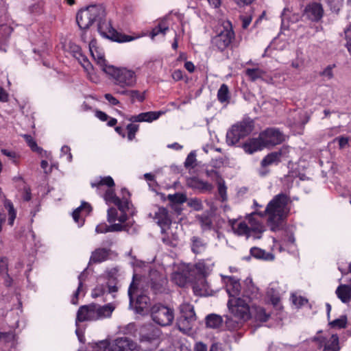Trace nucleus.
I'll list each match as a JSON object with an SVG mask.
<instances>
[{
	"instance_id": "nucleus-1",
	"label": "nucleus",
	"mask_w": 351,
	"mask_h": 351,
	"mask_svg": "<svg viewBox=\"0 0 351 351\" xmlns=\"http://www.w3.org/2000/svg\"><path fill=\"white\" fill-rule=\"evenodd\" d=\"M247 289L244 290L241 297L229 298L228 308L232 315L226 316V325L230 330H236L241 327L244 322L248 320L252 315V300L256 298L258 293L256 287L250 282Z\"/></svg>"
},
{
	"instance_id": "nucleus-2",
	"label": "nucleus",
	"mask_w": 351,
	"mask_h": 351,
	"mask_svg": "<svg viewBox=\"0 0 351 351\" xmlns=\"http://www.w3.org/2000/svg\"><path fill=\"white\" fill-rule=\"evenodd\" d=\"M290 202L287 195L278 194L267 204L265 212L260 213L261 217L267 216V225L271 231L276 232L282 228L283 222L290 210L288 207Z\"/></svg>"
},
{
	"instance_id": "nucleus-3",
	"label": "nucleus",
	"mask_w": 351,
	"mask_h": 351,
	"mask_svg": "<svg viewBox=\"0 0 351 351\" xmlns=\"http://www.w3.org/2000/svg\"><path fill=\"white\" fill-rule=\"evenodd\" d=\"M106 74L109 75L113 84L117 87L116 93L123 89L134 87L136 84V73L125 67H115L114 66L106 68Z\"/></svg>"
},
{
	"instance_id": "nucleus-4",
	"label": "nucleus",
	"mask_w": 351,
	"mask_h": 351,
	"mask_svg": "<svg viewBox=\"0 0 351 351\" xmlns=\"http://www.w3.org/2000/svg\"><path fill=\"white\" fill-rule=\"evenodd\" d=\"M105 16V10L101 5H90L80 10L76 16V21L81 29H86L97 20Z\"/></svg>"
},
{
	"instance_id": "nucleus-5",
	"label": "nucleus",
	"mask_w": 351,
	"mask_h": 351,
	"mask_svg": "<svg viewBox=\"0 0 351 351\" xmlns=\"http://www.w3.org/2000/svg\"><path fill=\"white\" fill-rule=\"evenodd\" d=\"M254 129L253 121L248 119L238 122L228 131L226 143L230 146L236 145L240 139L249 135Z\"/></svg>"
},
{
	"instance_id": "nucleus-6",
	"label": "nucleus",
	"mask_w": 351,
	"mask_h": 351,
	"mask_svg": "<svg viewBox=\"0 0 351 351\" xmlns=\"http://www.w3.org/2000/svg\"><path fill=\"white\" fill-rule=\"evenodd\" d=\"M234 34L230 21H223L217 29V34L212 38V44L219 51H223L231 43Z\"/></svg>"
},
{
	"instance_id": "nucleus-7",
	"label": "nucleus",
	"mask_w": 351,
	"mask_h": 351,
	"mask_svg": "<svg viewBox=\"0 0 351 351\" xmlns=\"http://www.w3.org/2000/svg\"><path fill=\"white\" fill-rule=\"evenodd\" d=\"M114 185V180L110 176L100 178L99 180L91 183V186L96 188L98 193L101 194L105 191L103 197L107 204H118L120 203V199L117 197L112 189Z\"/></svg>"
},
{
	"instance_id": "nucleus-8",
	"label": "nucleus",
	"mask_w": 351,
	"mask_h": 351,
	"mask_svg": "<svg viewBox=\"0 0 351 351\" xmlns=\"http://www.w3.org/2000/svg\"><path fill=\"white\" fill-rule=\"evenodd\" d=\"M151 317L156 324L161 326H169L174 319V311L167 306L156 304L151 308Z\"/></svg>"
},
{
	"instance_id": "nucleus-9",
	"label": "nucleus",
	"mask_w": 351,
	"mask_h": 351,
	"mask_svg": "<svg viewBox=\"0 0 351 351\" xmlns=\"http://www.w3.org/2000/svg\"><path fill=\"white\" fill-rule=\"evenodd\" d=\"M264 148L272 147L285 141L283 134L278 129L267 128L258 135Z\"/></svg>"
},
{
	"instance_id": "nucleus-10",
	"label": "nucleus",
	"mask_w": 351,
	"mask_h": 351,
	"mask_svg": "<svg viewBox=\"0 0 351 351\" xmlns=\"http://www.w3.org/2000/svg\"><path fill=\"white\" fill-rule=\"evenodd\" d=\"M261 212H254L245 218L247 221L249 233L250 237L255 239H261L262 234L265 231L263 222L259 219Z\"/></svg>"
},
{
	"instance_id": "nucleus-11",
	"label": "nucleus",
	"mask_w": 351,
	"mask_h": 351,
	"mask_svg": "<svg viewBox=\"0 0 351 351\" xmlns=\"http://www.w3.org/2000/svg\"><path fill=\"white\" fill-rule=\"evenodd\" d=\"M136 295V309L137 312L141 313L145 309L149 302V298L145 295H138V287L134 280L131 282L128 289V296L130 304L133 302L134 296Z\"/></svg>"
},
{
	"instance_id": "nucleus-12",
	"label": "nucleus",
	"mask_w": 351,
	"mask_h": 351,
	"mask_svg": "<svg viewBox=\"0 0 351 351\" xmlns=\"http://www.w3.org/2000/svg\"><path fill=\"white\" fill-rule=\"evenodd\" d=\"M136 344L127 337L117 338L104 348V351H132Z\"/></svg>"
},
{
	"instance_id": "nucleus-13",
	"label": "nucleus",
	"mask_w": 351,
	"mask_h": 351,
	"mask_svg": "<svg viewBox=\"0 0 351 351\" xmlns=\"http://www.w3.org/2000/svg\"><path fill=\"white\" fill-rule=\"evenodd\" d=\"M324 11L322 4L317 2L308 3L304 10V16L314 22L320 21L324 16Z\"/></svg>"
},
{
	"instance_id": "nucleus-14",
	"label": "nucleus",
	"mask_w": 351,
	"mask_h": 351,
	"mask_svg": "<svg viewBox=\"0 0 351 351\" xmlns=\"http://www.w3.org/2000/svg\"><path fill=\"white\" fill-rule=\"evenodd\" d=\"M85 321H96L95 304L84 305L80 307L77 313L76 323Z\"/></svg>"
},
{
	"instance_id": "nucleus-15",
	"label": "nucleus",
	"mask_w": 351,
	"mask_h": 351,
	"mask_svg": "<svg viewBox=\"0 0 351 351\" xmlns=\"http://www.w3.org/2000/svg\"><path fill=\"white\" fill-rule=\"evenodd\" d=\"M92 210L91 206L87 202H82L81 206L77 208L72 213L73 220L82 226L84 223V217Z\"/></svg>"
},
{
	"instance_id": "nucleus-16",
	"label": "nucleus",
	"mask_w": 351,
	"mask_h": 351,
	"mask_svg": "<svg viewBox=\"0 0 351 351\" xmlns=\"http://www.w3.org/2000/svg\"><path fill=\"white\" fill-rule=\"evenodd\" d=\"M115 308V304L113 303H108L103 306L95 304L96 320L110 317Z\"/></svg>"
},
{
	"instance_id": "nucleus-17",
	"label": "nucleus",
	"mask_w": 351,
	"mask_h": 351,
	"mask_svg": "<svg viewBox=\"0 0 351 351\" xmlns=\"http://www.w3.org/2000/svg\"><path fill=\"white\" fill-rule=\"evenodd\" d=\"M226 287L229 298H239L241 285L237 279L233 277H226Z\"/></svg>"
},
{
	"instance_id": "nucleus-18",
	"label": "nucleus",
	"mask_w": 351,
	"mask_h": 351,
	"mask_svg": "<svg viewBox=\"0 0 351 351\" xmlns=\"http://www.w3.org/2000/svg\"><path fill=\"white\" fill-rule=\"evenodd\" d=\"M319 346L323 348V351H339V339L337 335H332L328 339L320 340Z\"/></svg>"
},
{
	"instance_id": "nucleus-19",
	"label": "nucleus",
	"mask_w": 351,
	"mask_h": 351,
	"mask_svg": "<svg viewBox=\"0 0 351 351\" xmlns=\"http://www.w3.org/2000/svg\"><path fill=\"white\" fill-rule=\"evenodd\" d=\"M229 222L234 233L239 236H245L247 238L250 237L248 224L246 220L239 221L238 219H232Z\"/></svg>"
},
{
	"instance_id": "nucleus-20",
	"label": "nucleus",
	"mask_w": 351,
	"mask_h": 351,
	"mask_svg": "<svg viewBox=\"0 0 351 351\" xmlns=\"http://www.w3.org/2000/svg\"><path fill=\"white\" fill-rule=\"evenodd\" d=\"M242 147L245 152L249 154L264 149L259 136L249 139L243 144Z\"/></svg>"
},
{
	"instance_id": "nucleus-21",
	"label": "nucleus",
	"mask_w": 351,
	"mask_h": 351,
	"mask_svg": "<svg viewBox=\"0 0 351 351\" xmlns=\"http://www.w3.org/2000/svg\"><path fill=\"white\" fill-rule=\"evenodd\" d=\"M110 250L99 247L95 250L90 256V263H100L108 259Z\"/></svg>"
},
{
	"instance_id": "nucleus-22",
	"label": "nucleus",
	"mask_w": 351,
	"mask_h": 351,
	"mask_svg": "<svg viewBox=\"0 0 351 351\" xmlns=\"http://www.w3.org/2000/svg\"><path fill=\"white\" fill-rule=\"evenodd\" d=\"M160 114H162L161 112L149 111L132 116L129 120L132 122H152L158 119Z\"/></svg>"
},
{
	"instance_id": "nucleus-23",
	"label": "nucleus",
	"mask_w": 351,
	"mask_h": 351,
	"mask_svg": "<svg viewBox=\"0 0 351 351\" xmlns=\"http://www.w3.org/2000/svg\"><path fill=\"white\" fill-rule=\"evenodd\" d=\"M96 41L95 40H92L89 43V49L90 51V53L92 54V56L94 58V59L97 61V64L100 67V69L106 73V68L112 66V65H108L106 63V60L104 59L102 54L99 53L97 49H95V51L93 50V48L95 47Z\"/></svg>"
},
{
	"instance_id": "nucleus-24",
	"label": "nucleus",
	"mask_w": 351,
	"mask_h": 351,
	"mask_svg": "<svg viewBox=\"0 0 351 351\" xmlns=\"http://www.w3.org/2000/svg\"><path fill=\"white\" fill-rule=\"evenodd\" d=\"M152 217L160 226L169 225L171 223V219L169 217L168 211L163 207L157 208Z\"/></svg>"
},
{
	"instance_id": "nucleus-25",
	"label": "nucleus",
	"mask_w": 351,
	"mask_h": 351,
	"mask_svg": "<svg viewBox=\"0 0 351 351\" xmlns=\"http://www.w3.org/2000/svg\"><path fill=\"white\" fill-rule=\"evenodd\" d=\"M188 185L195 189H198L202 192L210 191L213 189L212 184L208 182L203 181L197 178H193L188 180Z\"/></svg>"
},
{
	"instance_id": "nucleus-26",
	"label": "nucleus",
	"mask_w": 351,
	"mask_h": 351,
	"mask_svg": "<svg viewBox=\"0 0 351 351\" xmlns=\"http://www.w3.org/2000/svg\"><path fill=\"white\" fill-rule=\"evenodd\" d=\"M181 317H186L189 321H196V315L193 305L184 302L180 306Z\"/></svg>"
},
{
	"instance_id": "nucleus-27",
	"label": "nucleus",
	"mask_w": 351,
	"mask_h": 351,
	"mask_svg": "<svg viewBox=\"0 0 351 351\" xmlns=\"http://www.w3.org/2000/svg\"><path fill=\"white\" fill-rule=\"evenodd\" d=\"M336 294L337 297L343 303H347L351 300V286L347 285H339L337 290Z\"/></svg>"
},
{
	"instance_id": "nucleus-28",
	"label": "nucleus",
	"mask_w": 351,
	"mask_h": 351,
	"mask_svg": "<svg viewBox=\"0 0 351 351\" xmlns=\"http://www.w3.org/2000/svg\"><path fill=\"white\" fill-rule=\"evenodd\" d=\"M267 295L269 298L272 304L275 306H278L280 301V297L277 284H270L267 291Z\"/></svg>"
},
{
	"instance_id": "nucleus-29",
	"label": "nucleus",
	"mask_w": 351,
	"mask_h": 351,
	"mask_svg": "<svg viewBox=\"0 0 351 351\" xmlns=\"http://www.w3.org/2000/svg\"><path fill=\"white\" fill-rule=\"evenodd\" d=\"M191 250L194 254H201L206 250V243L201 238L194 236L191 239Z\"/></svg>"
},
{
	"instance_id": "nucleus-30",
	"label": "nucleus",
	"mask_w": 351,
	"mask_h": 351,
	"mask_svg": "<svg viewBox=\"0 0 351 351\" xmlns=\"http://www.w3.org/2000/svg\"><path fill=\"white\" fill-rule=\"evenodd\" d=\"M118 94L123 95H128L132 99L134 102L135 100L138 101H143L145 99V95L143 93H141L137 90H129L128 89H123L121 91H118Z\"/></svg>"
},
{
	"instance_id": "nucleus-31",
	"label": "nucleus",
	"mask_w": 351,
	"mask_h": 351,
	"mask_svg": "<svg viewBox=\"0 0 351 351\" xmlns=\"http://www.w3.org/2000/svg\"><path fill=\"white\" fill-rule=\"evenodd\" d=\"M281 160L276 152L267 154L261 161V166L265 167L273 164H278Z\"/></svg>"
},
{
	"instance_id": "nucleus-32",
	"label": "nucleus",
	"mask_w": 351,
	"mask_h": 351,
	"mask_svg": "<svg viewBox=\"0 0 351 351\" xmlns=\"http://www.w3.org/2000/svg\"><path fill=\"white\" fill-rule=\"evenodd\" d=\"M252 314L254 313L255 318L261 322H266L269 317V314H267L265 309L260 306H254L252 304L251 307Z\"/></svg>"
},
{
	"instance_id": "nucleus-33",
	"label": "nucleus",
	"mask_w": 351,
	"mask_h": 351,
	"mask_svg": "<svg viewBox=\"0 0 351 351\" xmlns=\"http://www.w3.org/2000/svg\"><path fill=\"white\" fill-rule=\"evenodd\" d=\"M110 35H104V36L108 38H110L112 40L116 41L118 43L128 42V41H131L133 40V38L132 36L122 34L119 33L114 30L110 32Z\"/></svg>"
},
{
	"instance_id": "nucleus-34",
	"label": "nucleus",
	"mask_w": 351,
	"mask_h": 351,
	"mask_svg": "<svg viewBox=\"0 0 351 351\" xmlns=\"http://www.w3.org/2000/svg\"><path fill=\"white\" fill-rule=\"evenodd\" d=\"M195 322V321H189V319H186V317H180L177 325L180 331L186 333L191 330Z\"/></svg>"
},
{
	"instance_id": "nucleus-35",
	"label": "nucleus",
	"mask_w": 351,
	"mask_h": 351,
	"mask_svg": "<svg viewBox=\"0 0 351 351\" xmlns=\"http://www.w3.org/2000/svg\"><path fill=\"white\" fill-rule=\"evenodd\" d=\"M265 72L258 68L247 69L245 70V75L251 81H256L263 77Z\"/></svg>"
},
{
	"instance_id": "nucleus-36",
	"label": "nucleus",
	"mask_w": 351,
	"mask_h": 351,
	"mask_svg": "<svg viewBox=\"0 0 351 351\" xmlns=\"http://www.w3.org/2000/svg\"><path fill=\"white\" fill-rule=\"evenodd\" d=\"M206 326L212 328L219 327L222 323V318L217 315H210L206 317Z\"/></svg>"
},
{
	"instance_id": "nucleus-37",
	"label": "nucleus",
	"mask_w": 351,
	"mask_h": 351,
	"mask_svg": "<svg viewBox=\"0 0 351 351\" xmlns=\"http://www.w3.org/2000/svg\"><path fill=\"white\" fill-rule=\"evenodd\" d=\"M217 99L221 103L228 101L230 99L229 89L226 84H223L217 92Z\"/></svg>"
},
{
	"instance_id": "nucleus-38",
	"label": "nucleus",
	"mask_w": 351,
	"mask_h": 351,
	"mask_svg": "<svg viewBox=\"0 0 351 351\" xmlns=\"http://www.w3.org/2000/svg\"><path fill=\"white\" fill-rule=\"evenodd\" d=\"M167 283V280L165 278L161 277L159 278L157 282H152V289L155 291V293H162L165 291V287Z\"/></svg>"
},
{
	"instance_id": "nucleus-39",
	"label": "nucleus",
	"mask_w": 351,
	"mask_h": 351,
	"mask_svg": "<svg viewBox=\"0 0 351 351\" xmlns=\"http://www.w3.org/2000/svg\"><path fill=\"white\" fill-rule=\"evenodd\" d=\"M197 219L203 230H210L212 228L213 222L211 218L205 215H199Z\"/></svg>"
},
{
	"instance_id": "nucleus-40",
	"label": "nucleus",
	"mask_w": 351,
	"mask_h": 351,
	"mask_svg": "<svg viewBox=\"0 0 351 351\" xmlns=\"http://www.w3.org/2000/svg\"><path fill=\"white\" fill-rule=\"evenodd\" d=\"M5 207L8 209V223L10 226H12L16 215L14 206L11 202L5 201Z\"/></svg>"
},
{
	"instance_id": "nucleus-41",
	"label": "nucleus",
	"mask_w": 351,
	"mask_h": 351,
	"mask_svg": "<svg viewBox=\"0 0 351 351\" xmlns=\"http://www.w3.org/2000/svg\"><path fill=\"white\" fill-rule=\"evenodd\" d=\"M79 279V284L77 290L73 293V296L71 299V302L73 304H77L78 303V295L82 291V286H83V281H84V275L83 274H81L78 276Z\"/></svg>"
},
{
	"instance_id": "nucleus-42",
	"label": "nucleus",
	"mask_w": 351,
	"mask_h": 351,
	"mask_svg": "<svg viewBox=\"0 0 351 351\" xmlns=\"http://www.w3.org/2000/svg\"><path fill=\"white\" fill-rule=\"evenodd\" d=\"M346 324L347 317L346 316H341L339 318L329 323L330 326L335 328H343L346 326Z\"/></svg>"
},
{
	"instance_id": "nucleus-43",
	"label": "nucleus",
	"mask_w": 351,
	"mask_h": 351,
	"mask_svg": "<svg viewBox=\"0 0 351 351\" xmlns=\"http://www.w3.org/2000/svg\"><path fill=\"white\" fill-rule=\"evenodd\" d=\"M171 279L179 287H184L186 282V278L180 272H174Z\"/></svg>"
},
{
	"instance_id": "nucleus-44",
	"label": "nucleus",
	"mask_w": 351,
	"mask_h": 351,
	"mask_svg": "<svg viewBox=\"0 0 351 351\" xmlns=\"http://www.w3.org/2000/svg\"><path fill=\"white\" fill-rule=\"evenodd\" d=\"M169 29L168 27L166 26L164 23H159L156 27H155L150 35L152 38H154L155 36L160 34H165L166 32Z\"/></svg>"
},
{
	"instance_id": "nucleus-45",
	"label": "nucleus",
	"mask_w": 351,
	"mask_h": 351,
	"mask_svg": "<svg viewBox=\"0 0 351 351\" xmlns=\"http://www.w3.org/2000/svg\"><path fill=\"white\" fill-rule=\"evenodd\" d=\"M168 199L173 203L182 204L186 201V197L182 193H175L169 195Z\"/></svg>"
},
{
	"instance_id": "nucleus-46",
	"label": "nucleus",
	"mask_w": 351,
	"mask_h": 351,
	"mask_svg": "<svg viewBox=\"0 0 351 351\" xmlns=\"http://www.w3.org/2000/svg\"><path fill=\"white\" fill-rule=\"evenodd\" d=\"M196 166V154L194 152H191L184 162L186 168H194Z\"/></svg>"
},
{
	"instance_id": "nucleus-47",
	"label": "nucleus",
	"mask_w": 351,
	"mask_h": 351,
	"mask_svg": "<svg viewBox=\"0 0 351 351\" xmlns=\"http://www.w3.org/2000/svg\"><path fill=\"white\" fill-rule=\"evenodd\" d=\"M23 138L32 151L39 152L41 149L37 145L36 141L31 135L25 134Z\"/></svg>"
},
{
	"instance_id": "nucleus-48",
	"label": "nucleus",
	"mask_w": 351,
	"mask_h": 351,
	"mask_svg": "<svg viewBox=\"0 0 351 351\" xmlns=\"http://www.w3.org/2000/svg\"><path fill=\"white\" fill-rule=\"evenodd\" d=\"M138 125L130 123L127 125L128 138L129 141H132L134 138L136 132L138 131Z\"/></svg>"
},
{
	"instance_id": "nucleus-49",
	"label": "nucleus",
	"mask_w": 351,
	"mask_h": 351,
	"mask_svg": "<svg viewBox=\"0 0 351 351\" xmlns=\"http://www.w3.org/2000/svg\"><path fill=\"white\" fill-rule=\"evenodd\" d=\"M218 193L221 198V201L224 202L227 199V187L224 181L218 183Z\"/></svg>"
},
{
	"instance_id": "nucleus-50",
	"label": "nucleus",
	"mask_w": 351,
	"mask_h": 351,
	"mask_svg": "<svg viewBox=\"0 0 351 351\" xmlns=\"http://www.w3.org/2000/svg\"><path fill=\"white\" fill-rule=\"evenodd\" d=\"M291 150V147L287 145L282 146L278 152V155L280 159H286L289 158V152Z\"/></svg>"
},
{
	"instance_id": "nucleus-51",
	"label": "nucleus",
	"mask_w": 351,
	"mask_h": 351,
	"mask_svg": "<svg viewBox=\"0 0 351 351\" xmlns=\"http://www.w3.org/2000/svg\"><path fill=\"white\" fill-rule=\"evenodd\" d=\"M195 267L203 276H205L208 274V267L204 261H199L197 263Z\"/></svg>"
},
{
	"instance_id": "nucleus-52",
	"label": "nucleus",
	"mask_w": 351,
	"mask_h": 351,
	"mask_svg": "<svg viewBox=\"0 0 351 351\" xmlns=\"http://www.w3.org/2000/svg\"><path fill=\"white\" fill-rule=\"evenodd\" d=\"M188 205L195 210H201L203 208L202 201L197 198H191L188 202Z\"/></svg>"
},
{
	"instance_id": "nucleus-53",
	"label": "nucleus",
	"mask_w": 351,
	"mask_h": 351,
	"mask_svg": "<svg viewBox=\"0 0 351 351\" xmlns=\"http://www.w3.org/2000/svg\"><path fill=\"white\" fill-rule=\"evenodd\" d=\"M291 298L293 303L298 306H303L308 302V300L304 298H302L301 296H297L295 294H293L291 295Z\"/></svg>"
},
{
	"instance_id": "nucleus-54",
	"label": "nucleus",
	"mask_w": 351,
	"mask_h": 351,
	"mask_svg": "<svg viewBox=\"0 0 351 351\" xmlns=\"http://www.w3.org/2000/svg\"><path fill=\"white\" fill-rule=\"evenodd\" d=\"M117 210L114 208H110L108 210V221L110 223H112L117 221Z\"/></svg>"
},
{
	"instance_id": "nucleus-55",
	"label": "nucleus",
	"mask_w": 351,
	"mask_h": 351,
	"mask_svg": "<svg viewBox=\"0 0 351 351\" xmlns=\"http://www.w3.org/2000/svg\"><path fill=\"white\" fill-rule=\"evenodd\" d=\"M105 292V289L102 285L96 287L93 291L91 295L93 298L101 296Z\"/></svg>"
},
{
	"instance_id": "nucleus-56",
	"label": "nucleus",
	"mask_w": 351,
	"mask_h": 351,
	"mask_svg": "<svg viewBox=\"0 0 351 351\" xmlns=\"http://www.w3.org/2000/svg\"><path fill=\"white\" fill-rule=\"evenodd\" d=\"M251 254L255 258H263L265 252L258 247H252L250 250Z\"/></svg>"
},
{
	"instance_id": "nucleus-57",
	"label": "nucleus",
	"mask_w": 351,
	"mask_h": 351,
	"mask_svg": "<svg viewBox=\"0 0 351 351\" xmlns=\"http://www.w3.org/2000/svg\"><path fill=\"white\" fill-rule=\"evenodd\" d=\"M62 155L66 156V160L68 162H71L72 160V154L71 153V149L69 147L64 145L61 149Z\"/></svg>"
},
{
	"instance_id": "nucleus-58",
	"label": "nucleus",
	"mask_w": 351,
	"mask_h": 351,
	"mask_svg": "<svg viewBox=\"0 0 351 351\" xmlns=\"http://www.w3.org/2000/svg\"><path fill=\"white\" fill-rule=\"evenodd\" d=\"M338 141V143H339V148L343 149L348 145L349 139L348 137L340 136V137L336 138L334 140V141Z\"/></svg>"
},
{
	"instance_id": "nucleus-59",
	"label": "nucleus",
	"mask_w": 351,
	"mask_h": 351,
	"mask_svg": "<svg viewBox=\"0 0 351 351\" xmlns=\"http://www.w3.org/2000/svg\"><path fill=\"white\" fill-rule=\"evenodd\" d=\"M321 75L328 80H330L333 77L332 66H328L321 73Z\"/></svg>"
},
{
	"instance_id": "nucleus-60",
	"label": "nucleus",
	"mask_w": 351,
	"mask_h": 351,
	"mask_svg": "<svg viewBox=\"0 0 351 351\" xmlns=\"http://www.w3.org/2000/svg\"><path fill=\"white\" fill-rule=\"evenodd\" d=\"M104 97L110 104L113 106L119 104V101L110 93L105 94Z\"/></svg>"
},
{
	"instance_id": "nucleus-61",
	"label": "nucleus",
	"mask_w": 351,
	"mask_h": 351,
	"mask_svg": "<svg viewBox=\"0 0 351 351\" xmlns=\"http://www.w3.org/2000/svg\"><path fill=\"white\" fill-rule=\"evenodd\" d=\"M97 233H106L110 232L109 226L106 223H101L97 226L95 228Z\"/></svg>"
},
{
	"instance_id": "nucleus-62",
	"label": "nucleus",
	"mask_w": 351,
	"mask_h": 351,
	"mask_svg": "<svg viewBox=\"0 0 351 351\" xmlns=\"http://www.w3.org/2000/svg\"><path fill=\"white\" fill-rule=\"evenodd\" d=\"M9 100V94L8 93L0 86V101L1 102H8Z\"/></svg>"
},
{
	"instance_id": "nucleus-63",
	"label": "nucleus",
	"mask_w": 351,
	"mask_h": 351,
	"mask_svg": "<svg viewBox=\"0 0 351 351\" xmlns=\"http://www.w3.org/2000/svg\"><path fill=\"white\" fill-rule=\"evenodd\" d=\"M345 34L347 39V47L351 53V26L345 31Z\"/></svg>"
},
{
	"instance_id": "nucleus-64",
	"label": "nucleus",
	"mask_w": 351,
	"mask_h": 351,
	"mask_svg": "<svg viewBox=\"0 0 351 351\" xmlns=\"http://www.w3.org/2000/svg\"><path fill=\"white\" fill-rule=\"evenodd\" d=\"M194 351H207V346L202 342H197L194 346Z\"/></svg>"
}]
</instances>
